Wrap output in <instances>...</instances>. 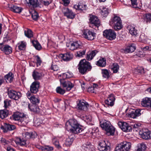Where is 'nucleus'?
I'll use <instances>...</instances> for the list:
<instances>
[{
  "instance_id": "obj_1",
  "label": "nucleus",
  "mask_w": 151,
  "mask_h": 151,
  "mask_svg": "<svg viewBox=\"0 0 151 151\" xmlns=\"http://www.w3.org/2000/svg\"><path fill=\"white\" fill-rule=\"evenodd\" d=\"M66 126L67 130L74 134H78L84 130L83 127L74 119H69L66 122Z\"/></svg>"
},
{
  "instance_id": "obj_2",
  "label": "nucleus",
  "mask_w": 151,
  "mask_h": 151,
  "mask_svg": "<svg viewBox=\"0 0 151 151\" xmlns=\"http://www.w3.org/2000/svg\"><path fill=\"white\" fill-rule=\"evenodd\" d=\"M100 126L104 130L108 135H113L114 134L115 129L109 121L102 119L100 121Z\"/></svg>"
},
{
  "instance_id": "obj_3",
  "label": "nucleus",
  "mask_w": 151,
  "mask_h": 151,
  "mask_svg": "<svg viewBox=\"0 0 151 151\" xmlns=\"http://www.w3.org/2000/svg\"><path fill=\"white\" fill-rule=\"evenodd\" d=\"M109 24L116 30L121 29L123 27L120 17L116 16H114L111 19Z\"/></svg>"
},
{
  "instance_id": "obj_4",
  "label": "nucleus",
  "mask_w": 151,
  "mask_h": 151,
  "mask_svg": "<svg viewBox=\"0 0 151 151\" xmlns=\"http://www.w3.org/2000/svg\"><path fill=\"white\" fill-rule=\"evenodd\" d=\"M78 69L79 72L81 73L84 74L87 70H90L91 68L90 63L87 61L86 60H81L79 64Z\"/></svg>"
},
{
  "instance_id": "obj_5",
  "label": "nucleus",
  "mask_w": 151,
  "mask_h": 151,
  "mask_svg": "<svg viewBox=\"0 0 151 151\" xmlns=\"http://www.w3.org/2000/svg\"><path fill=\"white\" fill-rule=\"evenodd\" d=\"M131 146V143L124 141L118 144L116 147L114 151H129Z\"/></svg>"
},
{
  "instance_id": "obj_6",
  "label": "nucleus",
  "mask_w": 151,
  "mask_h": 151,
  "mask_svg": "<svg viewBox=\"0 0 151 151\" xmlns=\"http://www.w3.org/2000/svg\"><path fill=\"white\" fill-rule=\"evenodd\" d=\"M103 35L107 39L110 40H114L116 36V33L111 29L105 30L103 32Z\"/></svg>"
},
{
  "instance_id": "obj_7",
  "label": "nucleus",
  "mask_w": 151,
  "mask_h": 151,
  "mask_svg": "<svg viewBox=\"0 0 151 151\" xmlns=\"http://www.w3.org/2000/svg\"><path fill=\"white\" fill-rule=\"evenodd\" d=\"M110 145L108 141H102L99 143L98 149L100 151H110Z\"/></svg>"
},
{
  "instance_id": "obj_8",
  "label": "nucleus",
  "mask_w": 151,
  "mask_h": 151,
  "mask_svg": "<svg viewBox=\"0 0 151 151\" xmlns=\"http://www.w3.org/2000/svg\"><path fill=\"white\" fill-rule=\"evenodd\" d=\"M66 45L68 48L71 50H76L78 48H80L81 47V42L78 41H70L66 43Z\"/></svg>"
},
{
  "instance_id": "obj_9",
  "label": "nucleus",
  "mask_w": 151,
  "mask_h": 151,
  "mask_svg": "<svg viewBox=\"0 0 151 151\" xmlns=\"http://www.w3.org/2000/svg\"><path fill=\"white\" fill-rule=\"evenodd\" d=\"M141 137L145 140L151 139V131L147 129H144L139 132Z\"/></svg>"
},
{
  "instance_id": "obj_10",
  "label": "nucleus",
  "mask_w": 151,
  "mask_h": 151,
  "mask_svg": "<svg viewBox=\"0 0 151 151\" xmlns=\"http://www.w3.org/2000/svg\"><path fill=\"white\" fill-rule=\"evenodd\" d=\"M96 34L88 29L85 30L83 32V36L85 38L90 40H93L96 37Z\"/></svg>"
},
{
  "instance_id": "obj_11",
  "label": "nucleus",
  "mask_w": 151,
  "mask_h": 151,
  "mask_svg": "<svg viewBox=\"0 0 151 151\" xmlns=\"http://www.w3.org/2000/svg\"><path fill=\"white\" fill-rule=\"evenodd\" d=\"M77 107L79 110L85 111L87 109L89 104L84 100H78L77 101Z\"/></svg>"
},
{
  "instance_id": "obj_12",
  "label": "nucleus",
  "mask_w": 151,
  "mask_h": 151,
  "mask_svg": "<svg viewBox=\"0 0 151 151\" xmlns=\"http://www.w3.org/2000/svg\"><path fill=\"white\" fill-rule=\"evenodd\" d=\"M119 126L122 130L124 132H129L132 130V127L127 123L119 122L118 124Z\"/></svg>"
},
{
  "instance_id": "obj_13",
  "label": "nucleus",
  "mask_w": 151,
  "mask_h": 151,
  "mask_svg": "<svg viewBox=\"0 0 151 151\" xmlns=\"http://www.w3.org/2000/svg\"><path fill=\"white\" fill-rule=\"evenodd\" d=\"M8 94L9 98L15 100H18L21 96L20 92L12 90L8 91Z\"/></svg>"
},
{
  "instance_id": "obj_14",
  "label": "nucleus",
  "mask_w": 151,
  "mask_h": 151,
  "mask_svg": "<svg viewBox=\"0 0 151 151\" xmlns=\"http://www.w3.org/2000/svg\"><path fill=\"white\" fill-rule=\"evenodd\" d=\"M61 84L67 91H69L73 87V84L70 81L60 79Z\"/></svg>"
},
{
  "instance_id": "obj_15",
  "label": "nucleus",
  "mask_w": 151,
  "mask_h": 151,
  "mask_svg": "<svg viewBox=\"0 0 151 151\" xmlns=\"http://www.w3.org/2000/svg\"><path fill=\"white\" fill-rule=\"evenodd\" d=\"M0 50L7 55L11 53L12 52V48L10 46L2 43H0Z\"/></svg>"
},
{
  "instance_id": "obj_16",
  "label": "nucleus",
  "mask_w": 151,
  "mask_h": 151,
  "mask_svg": "<svg viewBox=\"0 0 151 151\" xmlns=\"http://www.w3.org/2000/svg\"><path fill=\"white\" fill-rule=\"evenodd\" d=\"M145 110L143 109H138L134 111H132L129 114V116L133 118H135L143 114Z\"/></svg>"
},
{
  "instance_id": "obj_17",
  "label": "nucleus",
  "mask_w": 151,
  "mask_h": 151,
  "mask_svg": "<svg viewBox=\"0 0 151 151\" xmlns=\"http://www.w3.org/2000/svg\"><path fill=\"white\" fill-rule=\"evenodd\" d=\"M90 23L98 27L100 25V22L97 17L93 15H90L89 19Z\"/></svg>"
},
{
  "instance_id": "obj_18",
  "label": "nucleus",
  "mask_w": 151,
  "mask_h": 151,
  "mask_svg": "<svg viewBox=\"0 0 151 151\" xmlns=\"http://www.w3.org/2000/svg\"><path fill=\"white\" fill-rule=\"evenodd\" d=\"M62 11L64 16H66L68 18L73 19L75 17L74 13L68 8H63Z\"/></svg>"
},
{
  "instance_id": "obj_19",
  "label": "nucleus",
  "mask_w": 151,
  "mask_h": 151,
  "mask_svg": "<svg viewBox=\"0 0 151 151\" xmlns=\"http://www.w3.org/2000/svg\"><path fill=\"white\" fill-rule=\"evenodd\" d=\"M39 87V83L38 82H34L32 83L30 86V91L31 93H36L38 91Z\"/></svg>"
},
{
  "instance_id": "obj_20",
  "label": "nucleus",
  "mask_w": 151,
  "mask_h": 151,
  "mask_svg": "<svg viewBox=\"0 0 151 151\" xmlns=\"http://www.w3.org/2000/svg\"><path fill=\"white\" fill-rule=\"evenodd\" d=\"M94 147L89 142L83 144L82 146V151H93Z\"/></svg>"
},
{
  "instance_id": "obj_21",
  "label": "nucleus",
  "mask_w": 151,
  "mask_h": 151,
  "mask_svg": "<svg viewBox=\"0 0 151 151\" xmlns=\"http://www.w3.org/2000/svg\"><path fill=\"white\" fill-rule=\"evenodd\" d=\"M7 7L12 11L17 13H20L22 9L21 7L18 6L16 5L8 4Z\"/></svg>"
},
{
  "instance_id": "obj_22",
  "label": "nucleus",
  "mask_w": 151,
  "mask_h": 151,
  "mask_svg": "<svg viewBox=\"0 0 151 151\" xmlns=\"http://www.w3.org/2000/svg\"><path fill=\"white\" fill-rule=\"evenodd\" d=\"M29 6H32L33 8H36L40 6V0H26Z\"/></svg>"
},
{
  "instance_id": "obj_23",
  "label": "nucleus",
  "mask_w": 151,
  "mask_h": 151,
  "mask_svg": "<svg viewBox=\"0 0 151 151\" xmlns=\"http://www.w3.org/2000/svg\"><path fill=\"white\" fill-rule=\"evenodd\" d=\"M16 128L15 125L9 124H5L4 126H1V129L3 130L4 132H6L8 131L13 130Z\"/></svg>"
},
{
  "instance_id": "obj_24",
  "label": "nucleus",
  "mask_w": 151,
  "mask_h": 151,
  "mask_svg": "<svg viewBox=\"0 0 151 151\" xmlns=\"http://www.w3.org/2000/svg\"><path fill=\"white\" fill-rule=\"evenodd\" d=\"M27 96L29 99L30 100L31 102L33 104L39 103V99L35 97L29 91H28L27 94Z\"/></svg>"
},
{
  "instance_id": "obj_25",
  "label": "nucleus",
  "mask_w": 151,
  "mask_h": 151,
  "mask_svg": "<svg viewBox=\"0 0 151 151\" xmlns=\"http://www.w3.org/2000/svg\"><path fill=\"white\" fill-rule=\"evenodd\" d=\"M141 104L144 107L151 109V98L146 97L143 99L142 101Z\"/></svg>"
},
{
  "instance_id": "obj_26",
  "label": "nucleus",
  "mask_w": 151,
  "mask_h": 151,
  "mask_svg": "<svg viewBox=\"0 0 151 151\" xmlns=\"http://www.w3.org/2000/svg\"><path fill=\"white\" fill-rule=\"evenodd\" d=\"M15 142L18 145L22 146H27V143L26 140L20 137H17L14 140Z\"/></svg>"
},
{
  "instance_id": "obj_27",
  "label": "nucleus",
  "mask_w": 151,
  "mask_h": 151,
  "mask_svg": "<svg viewBox=\"0 0 151 151\" xmlns=\"http://www.w3.org/2000/svg\"><path fill=\"white\" fill-rule=\"evenodd\" d=\"M60 56L65 61L70 60L73 58V55L72 54L68 52L64 54H61Z\"/></svg>"
},
{
  "instance_id": "obj_28",
  "label": "nucleus",
  "mask_w": 151,
  "mask_h": 151,
  "mask_svg": "<svg viewBox=\"0 0 151 151\" xmlns=\"http://www.w3.org/2000/svg\"><path fill=\"white\" fill-rule=\"evenodd\" d=\"M74 8L76 10H78L81 12L86 10L87 9V5L84 4L79 3L78 4L74 6Z\"/></svg>"
},
{
  "instance_id": "obj_29",
  "label": "nucleus",
  "mask_w": 151,
  "mask_h": 151,
  "mask_svg": "<svg viewBox=\"0 0 151 151\" xmlns=\"http://www.w3.org/2000/svg\"><path fill=\"white\" fill-rule=\"evenodd\" d=\"M22 134L23 136L27 139L35 138L37 137V134L35 132H26Z\"/></svg>"
},
{
  "instance_id": "obj_30",
  "label": "nucleus",
  "mask_w": 151,
  "mask_h": 151,
  "mask_svg": "<svg viewBox=\"0 0 151 151\" xmlns=\"http://www.w3.org/2000/svg\"><path fill=\"white\" fill-rule=\"evenodd\" d=\"M24 117L23 114L19 112H16L14 113L12 116V118L13 120L15 121L20 120L22 121V119Z\"/></svg>"
},
{
  "instance_id": "obj_31",
  "label": "nucleus",
  "mask_w": 151,
  "mask_h": 151,
  "mask_svg": "<svg viewBox=\"0 0 151 151\" xmlns=\"http://www.w3.org/2000/svg\"><path fill=\"white\" fill-rule=\"evenodd\" d=\"M97 52V51L96 50H94L88 52L87 54L86 59L88 60H92Z\"/></svg>"
},
{
  "instance_id": "obj_32",
  "label": "nucleus",
  "mask_w": 151,
  "mask_h": 151,
  "mask_svg": "<svg viewBox=\"0 0 151 151\" xmlns=\"http://www.w3.org/2000/svg\"><path fill=\"white\" fill-rule=\"evenodd\" d=\"M128 29L129 33L132 35H136L137 33V30L135 29V27L133 25H129L128 26Z\"/></svg>"
},
{
  "instance_id": "obj_33",
  "label": "nucleus",
  "mask_w": 151,
  "mask_h": 151,
  "mask_svg": "<svg viewBox=\"0 0 151 151\" xmlns=\"http://www.w3.org/2000/svg\"><path fill=\"white\" fill-rule=\"evenodd\" d=\"M13 74L10 72L5 76L4 77V79L7 83H11L13 81Z\"/></svg>"
},
{
  "instance_id": "obj_34",
  "label": "nucleus",
  "mask_w": 151,
  "mask_h": 151,
  "mask_svg": "<svg viewBox=\"0 0 151 151\" xmlns=\"http://www.w3.org/2000/svg\"><path fill=\"white\" fill-rule=\"evenodd\" d=\"M24 33L25 35L28 38H31L33 37V33L29 29L26 28L24 30Z\"/></svg>"
},
{
  "instance_id": "obj_35",
  "label": "nucleus",
  "mask_w": 151,
  "mask_h": 151,
  "mask_svg": "<svg viewBox=\"0 0 151 151\" xmlns=\"http://www.w3.org/2000/svg\"><path fill=\"white\" fill-rule=\"evenodd\" d=\"M106 64V60L104 58L100 59L96 63L97 65L102 67L105 66Z\"/></svg>"
},
{
  "instance_id": "obj_36",
  "label": "nucleus",
  "mask_w": 151,
  "mask_h": 151,
  "mask_svg": "<svg viewBox=\"0 0 151 151\" xmlns=\"http://www.w3.org/2000/svg\"><path fill=\"white\" fill-rule=\"evenodd\" d=\"M32 75L33 78L35 80H37L40 79L42 75L41 73H39L36 70H35L32 73Z\"/></svg>"
},
{
  "instance_id": "obj_37",
  "label": "nucleus",
  "mask_w": 151,
  "mask_h": 151,
  "mask_svg": "<svg viewBox=\"0 0 151 151\" xmlns=\"http://www.w3.org/2000/svg\"><path fill=\"white\" fill-rule=\"evenodd\" d=\"M28 106L29 109H30L32 111L35 112H38L40 111V109L39 107L36 105L30 106L29 104H28Z\"/></svg>"
},
{
  "instance_id": "obj_38",
  "label": "nucleus",
  "mask_w": 151,
  "mask_h": 151,
  "mask_svg": "<svg viewBox=\"0 0 151 151\" xmlns=\"http://www.w3.org/2000/svg\"><path fill=\"white\" fill-rule=\"evenodd\" d=\"M8 112L6 110H0V118L4 119L8 116Z\"/></svg>"
},
{
  "instance_id": "obj_39",
  "label": "nucleus",
  "mask_w": 151,
  "mask_h": 151,
  "mask_svg": "<svg viewBox=\"0 0 151 151\" xmlns=\"http://www.w3.org/2000/svg\"><path fill=\"white\" fill-rule=\"evenodd\" d=\"M119 68V65L117 63L113 64L111 67V70L114 73H117L118 71Z\"/></svg>"
},
{
  "instance_id": "obj_40",
  "label": "nucleus",
  "mask_w": 151,
  "mask_h": 151,
  "mask_svg": "<svg viewBox=\"0 0 151 151\" xmlns=\"http://www.w3.org/2000/svg\"><path fill=\"white\" fill-rule=\"evenodd\" d=\"M32 43L35 48L38 50H40L42 48L39 42L37 41L33 40Z\"/></svg>"
},
{
  "instance_id": "obj_41",
  "label": "nucleus",
  "mask_w": 151,
  "mask_h": 151,
  "mask_svg": "<svg viewBox=\"0 0 151 151\" xmlns=\"http://www.w3.org/2000/svg\"><path fill=\"white\" fill-rule=\"evenodd\" d=\"M101 73L103 77L106 78H108L110 77L109 73V71L106 69H102Z\"/></svg>"
},
{
  "instance_id": "obj_42",
  "label": "nucleus",
  "mask_w": 151,
  "mask_h": 151,
  "mask_svg": "<svg viewBox=\"0 0 151 151\" xmlns=\"http://www.w3.org/2000/svg\"><path fill=\"white\" fill-rule=\"evenodd\" d=\"M74 138L73 137L70 136L67 138L65 140V144L67 146H70L71 145L73 141Z\"/></svg>"
},
{
  "instance_id": "obj_43",
  "label": "nucleus",
  "mask_w": 151,
  "mask_h": 151,
  "mask_svg": "<svg viewBox=\"0 0 151 151\" xmlns=\"http://www.w3.org/2000/svg\"><path fill=\"white\" fill-rule=\"evenodd\" d=\"M73 76L72 73L70 71L64 73L62 74V76L64 79L71 78Z\"/></svg>"
},
{
  "instance_id": "obj_44",
  "label": "nucleus",
  "mask_w": 151,
  "mask_h": 151,
  "mask_svg": "<svg viewBox=\"0 0 151 151\" xmlns=\"http://www.w3.org/2000/svg\"><path fill=\"white\" fill-rule=\"evenodd\" d=\"M52 141L54 145L58 149L61 148V147L60 145L59 142L56 137H53L52 139Z\"/></svg>"
},
{
  "instance_id": "obj_45",
  "label": "nucleus",
  "mask_w": 151,
  "mask_h": 151,
  "mask_svg": "<svg viewBox=\"0 0 151 151\" xmlns=\"http://www.w3.org/2000/svg\"><path fill=\"white\" fill-rule=\"evenodd\" d=\"M31 17L34 20L36 21L39 17V15L37 12L33 10L32 11Z\"/></svg>"
},
{
  "instance_id": "obj_46",
  "label": "nucleus",
  "mask_w": 151,
  "mask_h": 151,
  "mask_svg": "<svg viewBox=\"0 0 151 151\" xmlns=\"http://www.w3.org/2000/svg\"><path fill=\"white\" fill-rule=\"evenodd\" d=\"M18 47L19 49L22 50L24 49L26 46V43L24 41H21L18 43Z\"/></svg>"
},
{
  "instance_id": "obj_47",
  "label": "nucleus",
  "mask_w": 151,
  "mask_h": 151,
  "mask_svg": "<svg viewBox=\"0 0 151 151\" xmlns=\"http://www.w3.org/2000/svg\"><path fill=\"white\" fill-rule=\"evenodd\" d=\"M35 59L36 61V64L37 66L38 67L40 66L42 62L40 58L38 55H36L35 56Z\"/></svg>"
},
{
  "instance_id": "obj_48",
  "label": "nucleus",
  "mask_w": 151,
  "mask_h": 151,
  "mask_svg": "<svg viewBox=\"0 0 151 151\" xmlns=\"http://www.w3.org/2000/svg\"><path fill=\"white\" fill-rule=\"evenodd\" d=\"M101 14L104 17L107 16L109 14L108 9L106 8H103L101 11Z\"/></svg>"
},
{
  "instance_id": "obj_49",
  "label": "nucleus",
  "mask_w": 151,
  "mask_h": 151,
  "mask_svg": "<svg viewBox=\"0 0 151 151\" xmlns=\"http://www.w3.org/2000/svg\"><path fill=\"white\" fill-rule=\"evenodd\" d=\"M85 53L86 50H81L80 51H77L76 55L77 57H81L85 54Z\"/></svg>"
},
{
  "instance_id": "obj_50",
  "label": "nucleus",
  "mask_w": 151,
  "mask_h": 151,
  "mask_svg": "<svg viewBox=\"0 0 151 151\" xmlns=\"http://www.w3.org/2000/svg\"><path fill=\"white\" fill-rule=\"evenodd\" d=\"M42 151H52L53 150V147H52L47 145L43 147H42Z\"/></svg>"
},
{
  "instance_id": "obj_51",
  "label": "nucleus",
  "mask_w": 151,
  "mask_h": 151,
  "mask_svg": "<svg viewBox=\"0 0 151 151\" xmlns=\"http://www.w3.org/2000/svg\"><path fill=\"white\" fill-rule=\"evenodd\" d=\"M115 98L113 94H111L109 96L107 99H106V102L108 103L109 101H111L114 102Z\"/></svg>"
},
{
  "instance_id": "obj_52",
  "label": "nucleus",
  "mask_w": 151,
  "mask_h": 151,
  "mask_svg": "<svg viewBox=\"0 0 151 151\" xmlns=\"http://www.w3.org/2000/svg\"><path fill=\"white\" fill-rule=\"evenodd\" d=\"M128 47L130 50L131 52H132L134 51L136 49V47L135 45L134 44H130L128 45Z\"/></svg>"
},
{
  "instance_id": "obj_53",
  "label": "nucleus",
  "mask_w": 151,
  "mask_h": 151,
  "mask_svg": "<svg viewBox=\"0 0 151 151\" xmlns=\"http://www.w3.org/2000/svg\"><path fill=\"white\" fill-rule=\"evenodd\" d=\"M145 19L146 20V22H150L151 21V14L148 13L145 14Z\"/></svg>"
},
{
  "instance_id": "obj_54",
  "label": "nucleus",
  "mask_w": 151,
  "mask_h": 151,
  "mask_svg": "<svg viewBox=\"0 0 151 151\" xmlns=\"http://www.w3.org/2000/svg\"><path fill=\"white\" fill-rule=\"evenodd\" d=\"M56 91L57 93L61 94H63L65 92V90L62 89L60 87H58L56 89Z\"/></svg>"
},
{
  "instance_id": "obj_55",
  "label": "nucleus",
  "mask_w": 151,
  "mask_h": 151,
  "mask_svg": "<svg viewBox=\"0 0 151 151\" xmlns=\"http://www.w3.org/2000/svg\"><path fill=\"white\" fill-rule=\"evenodd\" d=\"M141 126V124L139 123L135 124L133 125H132V128L134 130H135L136 131H137L138 130L139 128Z\"/></svg>"
},
{
  "instance_id": "obj_56",
  "label": "nucleus",
  "mask_w": 151,
  "mask_h": 151,
  "mask_svg": "<svg viewBox=\"0 0 151 151\" xmlns=\"http://www.w3.org/2000/svg\"><path fill=\"white\" fill-rule=\"evenodd\" d=\"M99 129L97 128H94L92 130L91 133L94 136H96L98 133Z\"/></svg>"
},
{
  "instance_id": "obj_57",
  "label": "nucleus",
  "mask_w": 151,
  "mask_h": 151,
  "mask_svg": "<svg viewBox=\"0 0 151 151\" xmlns=\"http://www.w3.org/2000/svg\"><path fill=\"white\" fill-rule=\"evenodd\" d=\"M132 5V7L134 8H136L137 7V0H130Z\"/></svg>"
},
{
  "instance_id": "obj_58",
  "label": "nucleus",
  "mask_w": 151,
  "mask_h": 151,
  "mask_svg": "<svg viewBox=\"0 0 151 151\" xmlns=\"http://www.w3.org/2000/svg\"><path fill=\"white\" fill-rule=\"evenodd\" d=\"M9 142L5 139L0 137V143H1L4 145L7 144Z\"/></svg>"
},
{
  "instance_id": "obj_59",
  "label": "nucleus",
  "mask_w": 151,
  "mask_h": 151,
  "mask_svg": "<svg viewBox=\"0 0 151 151\" xmlns=\"http://www.w3.org/2000/svg\"><path fill=\"white\" fill-rule=\"evenodd\" d=\"M52 0H42L44 4L46 6L49 5L52 2Z\"/></svg>"
},
{
  "instance_id": "obj_60",
  "label": "nucleus",
  "mask_w": 151,
  "mask_h": 151,
  "mask_svg": "<svg viewBox=\"0 0 151 151\" xmlns=\"http://www.w3.org/2000/svg\"><path fill=\"white\" fill-rule=\"evenodd\" d=\"M138 147L140 148L142 150L144 151L145 150L146 147L144 143L139 144L138 145Z\"/></svg>"
},
{
  "instance_id": "obj_61",
  "label": "nucleus",
  "mask_w": 151,
  "mask_h": 151,
  "mask_svg": "<svg viewBox=\"0 0 151 151\" xmlns=\"http://www.w3.org/2000/svg\"><path fill=\"white\" fill-rule=\"evenodd\" d=\"M10 105V101L7 100H5L4 101V106L5 108H6Z\"/></svg>"
},
{
  "instance_id": "obj_62",
  "label": "nucleus",
  "mask_w": 151,
  "mask_h": 151,
  "mask_svg": "<svg viewBox=\"0 0 151 151\" xmlns=\"http://www.w3.org/2000/svg\"><path fill=\"white\" fill-rule=\"evenodd\" d=\"M108 103L106 102V100L105 101V103L106 104H107L108 106H113L114 104V101H109Z\"/></svg>"
},
{
  "instance_id": "obj_63",
  "label": "nucleus",
  "mask_w": 151,
  "mask_h": 151,
  "mask_svg": "<svg viewBox=\"0 0 151 151\" xmlns=\"http://www.w3.org/2000/svg\"><path fill=\"white\" fill-rule=\"evenodd\" d=\"M143 50L144 51H151V47L145 46L143 48Z\"/></svg>"
},
{
  "instance_id": "obj_64",
  "label": "nucleus",
  "mask_w": 151,
  "mask_h": 151,
  "mask_svg": "<svg viewBox=\"0 0 151 151\" xmlns=\"http://www.w3.org/2000/svg\"><path fill=\"white\" fill-rule=\"evenodd\" d=\"M62 1L65 6L68 5L70 3L69 0H62Z\"/></svg>"
}]
</instances>
